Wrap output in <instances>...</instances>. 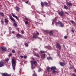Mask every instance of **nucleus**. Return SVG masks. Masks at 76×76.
I'll use <instances>...</instances> for the list:
<instances>
[{"instance_id":"nucleus-26","label":"nucleus","mask_w":76,"mask_h":76,"mask_svg":"<svg viewBox=\"0 0 76 76\" xmlns=\"http://www.w3.org/2000/svg\"><path fill=\"white\" fill-rule=\"evenodd\" d=\"M47 59L48 60H51L52 58L51 57H47Z\"/></svg>"},{"instance_id":"nucleus-54","label":"nucleus","mask_w":76,"mask_h":76,"mask_svg":"<svg viewBox=\"0 0 76 76\" xmlns=\"http://www.w3.org/2000/svg\"><path fill=\"white\" fill-rule=\"evenodd\" d=\"M32 59L33 60H35V59H34V58H32Z\"/></svg>"},{"instance_id":"nucleus-41","label":"nucleus","mask_w":76,"mask_h":76,"mask_svg":"<svg viewBox=\"0 0 76 76\" xmlns=\"http://www.w3.org/2000/svg\"><path fill=\"white\" fill-rule=\"evenodd\" d=\"M25 45L26 46V47H28V44L26 43Z\"/></svg>"},{"instance_id":"nucleus-60","label":"nucleus","mask_w":76,"mask_h":76,"mask_svg":"<svg viewBox=\"0 0 76 76\" xmlns=\"http://www.w3.org/2000/svg\"><path fill=\"white\" fill-rule=\"evenodd\" d=\"M49 56H50V54H49Z\"/></svg>"},{"instance_id":"nucleus-36","label":"nucleus","mask_w":76,"mask_h":76,"mask_svg":"<svg viewBox=\"0 0 76 76\" xmlns=\"http://www.w3.org/2000/svg\"><path fill=\"white\" fill-rule=\"evenodd\" d=\"M71 76H76V75L75 73H73L72 74Z\"/></svg>"},{"instance_id":"nucleus-32","label":"nucleus","mask_w":76,"mask_h":76,"mask_svg":"<svg viewBox=\"0 0 76 76\" xmlns=\"http://www.w3.org/2000/svg\"><path fill=\"white\" fill-rule=\"evenodd\" d=\"M12 53H15V50H12Z\"/></svg>"},{"instance_id":"nucleus-38","label":"nucleus","mask_w":76,"mask_h":76,"mask_svg":"<svg viewBox=\"0 0 76 76\" xmlns=\"http://www.w3.org/2000/svg\"><path fill=\"white\" fill-rule=\"evenodd\" d=\"M19 73H20V75L21 74V73H22V71H21V69H20Z\"/></svg>"},{"instance_id":"nucleus-9","label":"nucleus","mask_w":76,"mask_h":76,"mask_svg":"<svg viewBox=\"0 0 76 76\" xmlns=\"http://www.w3.org/2000/svg\"><path fill=\"white\" fill-rule=\"evenodd\" d=\"M9 17H10V19H11L12 21H13V22H16L15 19H14V18H13V17L12 16L10 15Z\"/></svg>"},{"instance_id":"nucleus-20","label":"nucleus","mask_w":76,"mask_h":76,"mask_svg":"<svg viewBox=\"0 0 76 76\" xmlns=\"http://www.w3.org/2000/svg\"><path fill=\"white\" fill-rule=\"evenodd\" d=\"M34 56H36V57H38V58H39V55H38V54H34Z\"/></svg>"},{"instance_id":"nucleus-22","label":"nucleus","mask_w":76,"mask_h":76,"mask_svg":"<svg viewBox=\"0 0 76 76\" xmlns=\"http://www.w3.org/2000/svg\"><path fill=\"white\" fill-rule=\"evenodd\" d=\"M41 5L42 6V7H44V3L43 2H41Z\"/></svg>"},{"instance_id":"nucleus-52","label":"nucleus","mask_w":76,"mask_h":76,"mask_svg":"<svg viewBox=\"0 0 76 76\" xmlns=\"http://www.w3.org/2000/svg\"><path fill=\"white\" fill-rule=\"evenodd\" d=\"M12 34H15V31H13L12 32Z\"/></svg>"},{"instance_id":"nucleus-44","label":"nucleus","mask_w":76,"mask_h":76,"mask_svg":"<svg viewBox=\"0 0 76 76\" xmlns=\"http://www.w3.org/2000/svg\"><path fill=\"white\" fill-rule=\"evenodd\" d=\"M34 66H33V65H32V66H31V68L32 69H34Z\"/></svg>"},{"instance_id":"nucleus-14","label":"nucleus","mask_w":76,"mask_h":76,"mask_svg":"<svg viewBox=\"0 0 76 76\" xmlns=\"http://www.w3.org/2000/svg\"><path fill=\"white\" fill-rule=\"evenodd\" d=\"M12 16H13V17L15 18H16L17 19H18V17H17V16H16L13 13H12Z\"/></svg>"},{"instance_id":"nucleus-47","label":"nucleus","mask_w":76,"mask_h":76,"mask_svg":"<svg viewBox=\"0 0 76 76\" xmlns=\"http://www.w3.org/2000/svg\"><path fill=\"white\" fill-rule=\"evenodd\" d=\"M20 57H21V58H23V56L21 55L20 56Z\"/></svg>"},{"instance_id":"nucleus-19","label":"nucleus","mask_w":76,"mask_h":76,"mask_svg":"<svg viewBox=\"0 0 76 76\" xmlns=\"http://www.w3.org/2000/svg\"><path fill=\"white\" fill-rule=\"evenodd\" d=\"M34 74H33L32 75V76H38L37 74L35 73V71H34Z\"/></svg>"},{"instance_id":"nucleus-53","label":"nucleus","mask_w":76,"mask_h":76,"mask_svg":"<svg viewBox=\"0 0 76 76\" xmlns=\"http://www.w3.org/2000/svg\"><path fill=\"white\" fill-rule=\"evenodd\" d=\"M74 71H75V73H76V69H74Z\"/></svg>"},{"instance_id":"nucleus-17","label":"nucleus","mask_w":76,"mask_h":76,"mask_svg":"<svg viewBox=\"0 0 76 76\" xmlns=\"http://www.w3.org/2000/svg\"><path fill=\"white\" fill-rule=\"evenodd\" d=\"M15 10L17 12H19V10H20V8H19L18 7H17L15 8Z\"/></svg>"},{"instance_id":"nucleus-56","label":"nucleus","mask_w":76,"mask_h":76,"mask_svg":"<svg viewBox=\"0 0 76 76\" xmlns=\"http://www.w3.org/2000/svg\"><path fill=\"white\" fill-rule=\"evenodd\" d=\"M49 4L50 5V2L49 3Z\"/></svg>"},{"instance_id":"nucleus-23","label":"nucleus","mask_w":76,"mask_h":76,"mask_svg":"<svg viewBox=\"0 0 76 76\" xmlns=\"http://www.w3.org/2000/svg\"><path fill=\"white\" fill-rule=\"evenodd\" d=\"M50 67H48L47 68V70L48 72H49L50 70Z\"/></svg>"},{"instance_id":"nucleus-58","label":"nucleus","mask_w":76,"mask_h":76,"mask_svg":"<svg viewBox=\"0 0 76 76\" xmlns=\"http://www.w3.org/2000/svg\"><path fill=\"white\" fill-rule=\"evenodd\" d=\"M63 46H64V47H65V46H64V45H63Z\"/></svg>"},{"instance_id":"nucleus-2","label":"nucleus","mask_w":76,"mask_h":76,"mask_svg":"<svg viewBox=\"0 0 76 76\" xmlns=\"http://www.w3.org/2000/svg\"><path fill=\"white\" fill-rule=\"evenodd\" d=\"M56 47L57 48H58L59 50H61V45H60V44L59 43H56Z\"/></svg>"},{"instance_id":"nucleus-8","label":"nucleus","mask_w":76,"mask_h":76,"mask_svg":"<svg viewBox=\"0 0 76 76\" xmlns=\"http://www.w3.org/2000/svg\"><path fill=\"white\" fill-rule=\"evenodd\" d=\"M59 64L61 66H64L65 65H66V63L65 62L63 63L61 62H60L59 63Z\"/></svg>"},{"instance_id":"nucleus-21","label":"nucleus","mask_w":76,"mask_h":76,"mask_svg":"<svg viewBox=\"0 0 76 76\" xmlns=\"http://www.w3.org/2000/svg\"><path fill=\"white\" fill-rule=\"evenodd\" d=\"M4 21L5 22V23H8V22H9V21H8V20H7V19L6 18H5L4 19Z\"/></svg>"},{"instance_id":"nucleus-16","label":"nucleus","mask_w":76,"mask_h":76,"mask_svg":"<svg viewBox=\"0 0 76 76\" xmlns=\"http://www.w3.org/2000/svg\"><path fill=\"white\" fill-rule=\"evenodd\" d=\"M49 34L50 35H53V31L51 30L49 31Z\"/></svg>"},{"instance_id":"nucleus-3","label":"nucleus","mask_w":76,"mask_h":76,"mask_svg":"<svg viewBox=\"0 0 76 76\" xmlns=\"http://www.w3.org/2000/svg\"><path fill=\"white\" fill-rule=\"evenodd\" d=\"M1 49L2 53H5V52L7 51V49L6 48L4 47H1Z\"/></svg>"},{"instance_id":"nucleus-49","label":"nucleus","mask_w":76,"mask_h":76,"mask_svg":"<svg viewBox=\"0 0 76 76\" xmlns=\"http://www.w3.org/2000/svg\"><path fill=\"white\" fill-rule=\"evenodd\" d=\"M21 33H22V34H23V32H24L22 30V31H21Z\"/></svg>"},{"instance_id":"nucleus-46","label":"nucleus","mask_w":76,"mask_h":76,"mask_svg":"<svg viewBox=\"0 0 76 76\" xmlns=\"http://www.w3.org/2000/svg\"><path fill=\"white\" fill-rule=\"evenodd\" d=\"M1 23H4V21H3V20H1Z\"/></svg>"},{"instance_id":"nucleus-51","label":"nucleus","mask_w":76,"mask_h":76,"mask_svg":"<svg viewBox=\"0 0 76 76\" xmlns=\"http://www.w3.org/2000/svg\"><path fill=\"white\" fill-rule=\"evenodd\" d=\"M25 3L26 4H27V3H28V1H27L25 2Z\"/></svg>"},{"instance_id":"nucleus-57","label":"nucleus","mask_w":76,"mask_h":76,"mask_svg":"<svg viewBox=\"0 0 76 76\" xmlns=\"http://www.w3.org/2000/svg\"><path fill=\"white\" fill-rule=\"evenodd\" d=\"M70 69H73V68L72 67H70Z\"/></svg>"},{"instance_id":"nucleus-34","label":"nucleus","mask_w":76,"mask_h":76,"mask_svg":"<svg viewBox=\"0 0 76 76\" xmlns=\"http://www.w3.org/2000/svg\"><path fill=\"white\" fill-rule=\"evenodd\" d=\"M5 61H7V62L9 61V58H7L5 59Z\"/></svg>"},{"instance_id":"nucleus-59","label":"nucleus","mask_w":76,"mask_h":76,"mask_svg":"<svg viewBox=\"0 0 76 76\" xmlns=\"http://www.w3.org/2000/svg\"><path fill=\"white\" fill-rule=\"evenodd\" d=\"M34 8H33V9H34Z\"/></svg>"},{"instance_id":"nucleus-29","label":"nucleus","mask_w":76,"mask_h":76,"mask_svg":"<svg viewBox=\"0 0 76 76\" xmlns=\"http://www.w3.org/2000/svg\"><path fill=\"white\" fill-rule=\"evenodd\" d=\"M14 25L16 27V26H17V25H18L17 24V23H14Z\"/></svg>"},{"instance_id":"nucleus-6","label":"nucleus","mask_w":76,"mask_h":76,"mask_svg":"<svg viewBox=\"0 0 76 76\" xmlns=\"http://www.w3.org/2000/svg\"><path fill=\"white\" fill-rule=\"evenodd\" d=\"M58 13L61 16H63L64 15V12L63 11H60Z\"/></svg>"},{"instance_id":"nucleus-13","label":"nucleus","mask_w":76,"mask_h":76,"mask_svg":"<svg viewBox=\"0 0 76 76\" xmlns=\"http://www.w3.org/2000/svg\"><path fill=\"white\" fill-rule=\"evenodd\" d=\"M50 69L52 70H56V69H57V68H56V66H52L51 67Z\"/></svg>"},{"instance_id":"nucleus-50","label":"nucleus","mask_w":76,"mask_h":76,"mask_svg":"<svg viewBox=\"0 0 76 76\" xmlns=\"http://www.w3.org/2000/svg\"><path fill=\"white\" fill-rule=\"evenodd\" d=\"M17 31H19V28H17Z\"/></svg>"},{"instance_id":"nucleus-42","label":"nucleus","mask_w":76,"mask_h":76,"mask_svg":"<svg viewBox=\"0 0 76 76\" xmlns=\"http://www.w3.org/2000/svg\"><path fill=\"white\" fill-rule=\"evenodd\" d=\"M25 23L26 24H28V21H26L25 22Z\"/></svg>"},{"instance_id":"nucleus-15","label":"nucleus","mask_w":76,"mask_h":76,"mask_svg":"<svg viewBox=\"0 0 76 76\" xmlns=\"http://www.w3.org/2000/svg\"><path fill=\"white\" fill-rule=\"evenodd\" d=\"M41 57L43 59H44V58H45V54H44Z\"/></svg>"},{"instance_id":"nucleus-45","label":"nucleus","mask_w":76,"mask_h":76,"mask_svg":"<svg viewBox=\"0 0 76 76\" xmlns=\"http://www.w3.org/2000/svg\"><path fill=\"white\" fill-rule=\"evenodd\" d=\"M37 37L38 38H39V39H40V40H42V39H41V38H40V37Z\"/></svg>"},{"instance_id":"nucleus-37","label":"nucleus","mask_w":76,"mask_h":76,"mask_svg":"<svg viewBox=\"0 0 76 76\" xmlns=\"http://www.w3.org/2000/svg\"><path fill=\"white\" fill-rule=\"evenodd\" d=\"M12 56V53H11L10 54H9L8 55L9 57H11Z\"/></svg>"},{"instance_id":"nucleus-7","label":"nucleus","mask_w":76,"mask_h":76,"mask_svg":"<svg viewBox=\"0 0 76 76\" xmlns=\"http://www.w3.org/2000/svg\"><path fill=\"white\" fill-rule=\"evenodd\" d=\"M2 75V76H11V75L7 73H3Z\"/></svg>"},{"instance_id":"nucleus-43","label":"nucleus","mask_w":76,"mask_h":76,"mask_svg":"<svg viewBox=\"0 0 76 76\" xmlns=\"http://www.w3.org/2000/svg\"><path fill=\"white\" fill-rule=\"evenodd\" d=\"M23 57L24 58H26L27 57V56H24Z\"/></svg>"},{"instance_id":"nucleus-4","label":"nucleus","mask_w":76,"mask_h":76,"mask_svg":"<svg viewBox=\"0 0 76 76\" xmlns=\"http://www.w3.org/2000/svg\"><path fill=\"white\" fill-rule=\"evenodd\" d=\"M31 65H34V64L35 66H37V65L38 64V63L35 61H31Z\"/></svg>"},{"instance_id":"nucleus-11","label":"nucleus","mask_w":76,"mask_h":76,"mask_svg":"<svg viewBox=\"0 0 76 76\" xmlns=\"http://www.w3.org/2000/svg\"><path fill=\"white\" fill-rule=\"evenodd\" d=\"M57 24H59L61 26V27H63V23H61V22H58V23H56V25Z\"/></svg>"},{"instance_id":"nucleus-10","label":"nucleus","mask_w":76,"mask_h":76,"mask_svg":"<svg viewBox=\"0 0 76 76\" xmlns=\"http://www.w3.org/2000/svg\"><path fill=\"white\" fill-rule=\"evenodd\" d=\"M16 37L18 38H22V36L19 34H16Z\"/></svg>"},{"instance_id":"nucleus-27","label":"nucleus","mask_w":76,"mask_h":76,"mask_svg":"<svg viewBox=\"0 0 76 76\" xmlns=\"http://www.w3.org/2000/svg\"><path fill=\"white\" fill-rule=\"evenodd\" d=\"M0 15H2V16H4V15L3 14V12H0Z\"/></svg>"},{"instance_id":"nucleus-1","label":"nucleus","mask_w":76,"mask_h":76,"mask_svg":"<svg viewBox=\"0 0 76 76\" xmlns=\"http://www.w3.org/2000/svg\"><path fill=\"white\" fill-rule=\"evenodd\" d=\"M12 65L13 70H15V66H16V62L15 59H12Z\"/></svg>"},{"instance_id":"nucleus-35","label":"nucleus","mask_w":76,"mask_h":76,"mask_svg":"<svg viewBox=\"0 0 76 76\" xmlns=\"http://www.w3.org/2000/svg\"><path fill=\"white\" fill-rule=\"evenodd\" d=\"M42 70V69H41L40 68L39 69V70H38V72H41V70Z\"/></svg>"},{"instance_id":"nucleus-31","label":"nucleus","mask_w":76,"mask_h":76,"mask_svg":"<svg viewBox=\"0 0 76 76\" xmlns=\"http://www.w3.org/2000/svg\"><path fill=\"white\" fill-rule=\"evenodd\" d=\"M40 53H45V51L44 50H40Z\"/></svg>"},{"instance_id":"nucleus-25","label":"nucleus","mask_w":76,"mask_h":76,"mask_svg":"<svg viewBox=\"0 0 76 76\" xmlns=\"http://www.w3.org/2000/svg\"><path fill=\"white\" fill-rule=\"evenodd\" d=\"M44 4L45 6H47V5H48V3H47V2H44Z\"/></svg>"},{"instance_id":"nucleus-48","label":"nucleus","mask_w":76,"mask_h":76,"mask_svg":"<svg viewBox=\"0 0 76 76\" xmlns=\"http://www.w3.org/2000/svg\"><path fill=\"white\" fill-rule=\"evenodd\" d=\"M65 13H66V15H69V13H68V12H65Z\"/></svg>"},{"instance_id":"nucleus-33","label":"nucleus","mask_w":76,"mask_h":76,"mask_svg":"<svg viewBox=\"0 0 76 76\" xmlns=\"http://www.w3.org/2000/svg\"><path fill=\"white\" fill-rule=\"evenodd\" d=\"M36 32H37V33H36V35H39V33H38L37 31Z\"/></svg>"},{"instance_id":"nucleus-40","label":"nucleus","mask_w":76,"mask_h":76,"mask_svg":"<svg viewBox=\"0 0 76 76\" xmlns=\"http://www.w3.org/2000/svg\"><path fill=\"white\" fill-rule=\"evenodd\" d=\"M70 22L72 23L73 25V24L74 23V22L73 21H72V20H71Z\"/></svg>"},{"instance_id":"nucleus-28","label":"nucleus","mask_w":76,"mask_h":76,"mask_svg":"<svg viewBox=\"0 0 76 76\" xmlns=\"http://www.w3.org/2000/svg\"><path fill=\"white\" fill-rule=\"evenodd\" d=\"M71 31L72 32H73V33H74V32H75V31H74V30H73V27H72L71 28Z\"/></svg>"},{"instance_id":"nucleus-55","label":"nucleus","mask_w":76,"mask_h":76,"mask_svg":"<svg viewBox=\"0 0 76 76\" xmlns=\"http://www.w3.org/2000/svg\"><path fill=\"white\" fill-rule=\"evenodd\" d=\"M54 24V22L53 21L52 22V25H53Z\"/></svg>"},{"instance_id":"nucleus-5","label":"nucleus","mask_w":76,"mask_h":76,"mask_svg":"<svg viewBox=\"0 0 76 76\" xmlns=\"http://www.w3.org/2000/svg\"><path fill=\"white\" fill-rule=\"evenodd\" d=\"M3 66H4V63H3V61H0V67H3Z\"/></svg>"},{"instance_id":"nucleus-12","label":"nucleus","mask_w":76,"mask_h":76,"mask_svg":"<svg viewBox=\"0 0 76 76\" xmlns=\"http://www.w3.org/2000/svg\"><path fill=\"white\" fill-rule=\"evenodd\" d=\"M66 5L68 6H72V4L71 2H67L66 3Z\"/></svg>"},{"instance_id":"nucleus-18","label":"nucleus","mask_w":76,"mask_h":76,"mask_svg":"<svg viewBox=\"0 0 76 76\" xmlns=\"http://www.w3.org/2000/svg\"><path fill=\"white\" fill-rule=\"evenodd\" d=\"M64 7L65 9H66V10L68 9V7L66 5H64Z\"/></svg>"},{"instance_id":"nucleus-30","label":"nucleus","mask_w":76,"mask_h":76,"mask_svg":"<svg viewBox=\"0 0 76 76\" xmlns=\"http://www.w3.org/2000/svg\"><path fill=\"white\" fill-rule=\"evenodd\" d=\"M53 73H57V71H56L55 70H53Z\"/></svg>"},{"instance_id":"nucleus-39","label":"nucleus","mask_w":76,"mask_h":76,"mask_svg":"<svg viewBox=\"0 0 76 76\" xmlns=\"http://www.w3.org/2000/svg\"><path fill=\"white\" fill-rule=\"evenodd\" d=\"M64 38L65 39H67V36H65L64 37Z\"/></svg>"},{"instance_id":"nucleus-24","label":"nucleus","mask_w":76,"mask_h":76,"mask_svg":"<svg viewBox=\"0 0 76 76\" xmlns=\"http://www.w3.org/2000/svg\"><path fill=\"white\" fill-rule=\"evenodd\" d=\"M33 38H37V35H33Z\"/></svg>"}]
</instances>
